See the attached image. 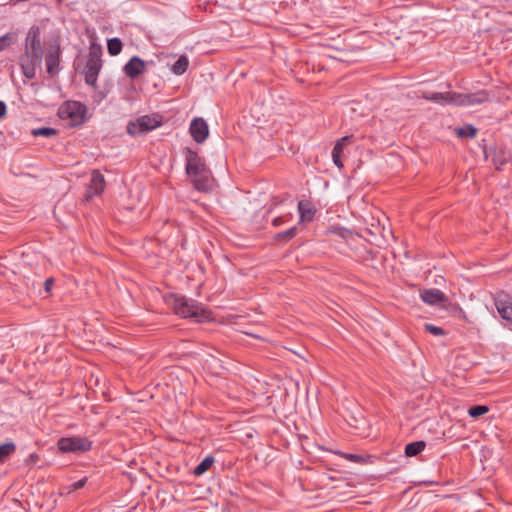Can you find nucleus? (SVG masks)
<instances>
[{"mask_svg": "<svg viewBox=\"0 0 512 512\" xmlns=\"http://www.w3.org/2000/svg\"><path fill=\"white\" fill-rule=\"evenodd\" d=\"M185 159V170L194 187L199 191H208L211 187V173L204 159L191 149H186Z\"/></svg>", "mask_w": 512, "mask_h": 512, "instance_id": "obj_1", "label": "nucleus"}, {"mask_svg": "<svg viewBox=\"0 0 512 512\" xmlns=\"http://www.w3.org/2000/svg\"><path fill=\"white\" fill-rule=\"evenodd\" d=\"M422 98L441 104V105H455V106H471L481 104L488 100V93L486 91H479L472 94H462L456 92H424Z\"/></svg>", "mask_w": 512, "mask_h": 512, "instance_id": "obj_2", "label": "nucleus"}, {"mask_svg": "<svg viewBox=\"0 0 512 512\" xmlns=\"http://www.w3.org/2000/svg\"><path fill=\"white\" fill-rule=\"evenodd\" d=\"M166 302L176 314L184 318H193L198 322L210 319L209 311L192 299H187L183 296L170 295L166 298Z\"/></svg>", "mask_w": 512, "mask_h": 512, "instance_id": "obj_3", "label": "nucleus"}, {"mask_svg": "<svg viewBox=\"0 0 512 512\" xmlns=\"http://www.w3.org/2000/svg\"><path fill=\"white\" fill-rule=\"evenodd\" d=\"M161 125V117L157 114L143 115L135 121L129 122L127 132L131 136L145 134Z\"/></svg>", "mask_w": 512, "mask_h": 512, "instance_id": "obj_4", "label": "nucleus"}, {"mask_svg": "<svg viewBox=\"0 0 512 512\" xmlns=\"http://www.w3.org/2000/svg\"><path fill=\"white\" fill-rule=\"evenodd\" d=\"M25 57L31 58L36 62H41L43 57V50L40 40V29L33 26L29 29L25 40Z\"/></svg>", "mask_w": 512, "mask_h": 512, "instance_id": "obj_5", "label": "nucleus"}, {"mask_svg": "<svg viewBox=\"0 0 512 512\" xmlns=\"http://www.w3.org/2000/svg\"><path fill=\"white\" fill-rule=\"evenodd\" d=\"M100 50H91L84 69V76L86 84L95 86L99 72L102 68Z\"/></svg>", "mask_w": 512, "mask_h": 512, "instance_id": "obj_6", "label": "nucleus"}, {"mask_svg": "<svg viewBox=\"0 0 512 512\" xmlns=\"http://www.w3.org/2000/svg\"><path fill=\"white\" fill-rule=\"evenodd\" d=\"M86 106L77 101H67L59 109V115L63 119H70L73 124L83 121L86 114Z\"/></svg>", "mask_w": 512, "mask_h": 512, "instance_id": "obj_7", "label": "nucleus"}, {"mask_svg": "<svg viewBox=\"0 0 512 512\" xmlns=\"http://www.w3.org/2000/svg\"><path fill=\"white\" fill-rule=\"evenodd\" d=\"M58 449L62 452H85L91 449L92 443L85 437H63L58 440Z\"/></svg>", "mask_w": 512, "mask_h": 512, "instance_id": "obj_8", "label": "nucleus"}, {"mask_svg": "<svg viewBox=\"0 0 512 512\" xmlns=\"http://www.w3.org/2000/svg\"><path fill=\"white\" fill-rule=\"evenodd\" d=\"M105 184L104 176L98 170H93L91 174V181L87 188L86 198L90 199L94 196L100 195L105 189Z\"/></svg>", "mask_w": 512, "mask_h": 512, "instance_id": "obj_9", "label": "nucleus"}, {"mask_svg": "<svg viewBox=\"0 0 512 512\" xmlns=\"http://www.w3.org/2000/svg\"><path fill=\"white\" fill-rule=\"evenodd\" d=\"M190 133L196 142H204L209 134L206 121L202 118H195L190 124Z\"/></svg>", "mask_w": 512, "mask_h": 512, "instance_id": "obj_10", "label": "nucleus"}, {"mask_svg": "<svg viewBox=\"0 0 512 512\" xmlns=\"http://www.w3.org/2000/svg\"><path fill=\"white\" fill-rule=\"evenodd\" d=\"M145 62L137 56L132 57L124 66V73L134 79L144 72Z\"/></svg>", "mask_w": 512, "mask_h": 512, "instance_id": "obj_11", "label": "nucleus"}, {"mask_svg": "<svg viewBox=\"0 0 512 512\" xmlns=\"http://www.w3.org/2000/svg\"><path fill=\"white\" fill-rule=\"evenodd\" d=\"M351 140H352V136H344V137L340 138L336 142V144L332 150V160H333V163L338 168L343 167L341 157H342L344 149L351 143Z\"/></svg>", "mask_w": 512, "mask_h": 512, "instance_id": "obj_12", "label": "nucleus"}, {"mask_svg": "<svg viewBox=\"0 0 512 512\" xmlns=\"http://www.w3.org/2000/svg\"><path fill=\"white\" fill-rule=\"evenodd\" d=\"M421 299L429 305H436L446 301V296L438 289H427L421 292Z\"/></svg>", "mask_w": 512, "mask_h": 512, "instance_id": "obj_13", "label": "nucleus"}, {"mask_svg": "<svg viewBox=\"0 0 512 512\" xmlns=\"http://www.w3.org/2000/svg\"><path fill=\"white\" fill-rule=\"evenodd\" d=\"M59 62H60L59 46L49 49L47 56H46L47 72L49 74H54L56 72V69L59 66Z\"/></svg>", "mask_w": 512, "mask_h": 512, "instance_id": "obj_14", "label": "nucleus"}, {"mask_svg": "<svg viewBox=\"0 0 512 512\" xmlns=\"http://www.w3.org/2000/svg\"><path fill=\"white\" fill-rule=\"evenodd\" d=\"M495 306L502 319L512 324V303L499 296L495 299Z\"/></svg>", "mask_w": 512, "mask_h": 512, "instance_id": "obj_15", "label": "nucleus"}, {"mask_svg": "<svg viewBox=\"0 0 512 512\" xmlns=\"http://www.w3.org/2000/svg\"><path fill=\"white\" fill-rule=\"evenodd\" d=\"M298 212L301 222H309L314 217L315 209L310 202L303 200L298 203Z\"/></svg>", "mask_w": 512, "mask_h": 512, "instance_id": "obj_16", "label": "nucleus"}, {"mask_svg": "<svg viewBox=\"0 0 512 512\" xmlns=\"http://www.w3.org/2000/svg\"><path fill=\"white\" fill-rule=\"evenodd\" d=\"M41 62H36L31 58L24 57L21 61V68L25 77L32 79L36 73V66H39Z\"/></svg>", "mask_w": 512, "mask_h": 512, "instance_id": "obj_17", "label": "nucleus"}, {"mask_svg": "<svg viewBox=\"0 0 512 512\" xmlns=\"http://www.w3.org/2000/svg\"><path fill=\"white\" fill-rule=\"evenodd\" d=\"M426 444L424 441H416L406 445L405 454L408 457H413L422 452L425 448Z\"/></svg>", "mask_w": 512, "mask_h": 512, "instance_id": "obj_18", "label": "nucleus"}, {"mask_svg": "<svg viewBox=\"0 0 512 512\" xmlns=\"http://www.w3.org/2000/svg\"><path fill=\"white\" fill-rule=\"evenodd\" d=\"M16 451L13 442H6L0 445V463L5 462Z\"/></svg>", "mask_w": 512, "mask_h": 512, "instance_id": "obj_19", "label": "nucleus"}, {"mask_svg": "<svg viewBox=\"0 0 512 512\" xmlns=\"http://www.w3.org/2000/svg\"><path fill=\"white\" fill-rule=\"evenodd\" d=\"M189 66V60L186 56H180L172 66V71L176 75H182L186 72Z\"/></svg>", "mask_w": 512, "mask_h": 512, "instance_id": "obj_20", "label": "nucleus"}, {"mask_svg": "<svg viewBox=\"0 0 512 512\" xmlns=\"http://www.w3.org/2000/svg\"><path fill=\"white\" fill-rule=\"evenodd\" d=\"M214 463L212 456L205 457L194 469V475L200 476L208 471Z\"/></svg>", "mask_w": 512, "mask_h": 512, "instance_id": "obj_21", "label": "nucleus"}, {"mask_svg": "<svg viewBox=\"0 0 512 512\" xmlns=\"http://www.w3.org/2000/svg\"><path fill=\"white\" fill-rule=\"evenodd\" d=\"M17 40V34L14 32L6 33L0 37V51L10 47Z\"/></svg>", "mask_w": 512, "mask_h": 512, "instance_id": "obj_22", "label": "nucleus"}, {"mask_svg": "<svg viewBox=\"0 0 512 512\" xmlns=\"http://www.w3.org/2000/svg\"><path fill=\"white\" fill-rule=\"evenodd\" d=\"M108 52L112 55H118L122 50V42L118 38H112L107 43Z\"/></svg>", "mask_w": 512, "mask_h": 512, "instance_id": "obj_23", "label": "nucleus"}, {"mask_svg": "<svg viewBox=\"0 0 512 512\" xmlns=\"http://www.w3.org/2000/svg\"><path fill=\"white\" fill-rule=\"evenodd\" d=\"M31 133L35 137L42 136L48 138L54 136L56 134V130L50 127H41L33 129Z\"/></svg>", "mask_w": 512, "mask_h": 512, "instance_id": "obj_24", "label": "nucleus"}, {"mask_svg": "<svg viewBox=\"0 0 512 512\" xmlns=\"http://www.w3.org/2000/svg\"><path fill=\"white\" fill-rule=\"evenodd\" d=\"M455 132L459 137H471L472 138L476 135L477 130L475 127L468 125L466 127H461V128L455 129Z\"/></svg>", "mask_w": 512, "mask_h": 512, "instance_id": "obj_25", "label": "nucleus"}, {"mask_svg": "<svg viewBox=\"0 0 512 512\" xmlns=\"http://www.w3.org/2000/svg\"><path fill=\"white\" fill-rule=\"evenodd\" d=\"M489 411L488 406L485 405H477L473 406L468 410V414L472 418H477L479 416H482L486 414Z\"/></svg>", "mask_w": 512, "mask_h": 512, "instance_id": "obj_26", "label": "nucleus"}, {"mask_svg": "<svg viewBox=\"0 0 512 512\" xmlns=\"http://www.w3.org/2000/svg\"><path fill=\"white\" fill-rule=\"evenodd\" d=\"M425 331L429 332L430 334L434 336H442L445 334L444 330L438 326L426 323L424 325Z\"/></svg>", "mask_w": 512, "mask_h": 512, "instance_id": "obj_27", "label": "nucleus"}, {"mask_svg": "<svg viewBox=\"0 0 512 512\" xmlns=\"http://www.w3.org/2000/svg\"><path fill=\"white\" fill-rule=\"evenodd\" d=\"M297 233L296 227H291L290 229L286 230L283 233H280L277 235L278 239H291L293 238Z\"/></svg>", "mask_w": 512, "mask_h": 512, "instance_id": "obj_28", "label": "nucleus"}, {"mask_svg": "<svg viewBox=\"0 0 512 512\" xmlns=\"http://www.w3.org/2000/svg\"><path fill=\"white\" fill-rule=\"evenodd\" d=\"M39 461V455L36 453H32L25 460V464L29 467L34 466Z\"/></svg>", "mask_w": 512, "mask_h": 512, "instance_id": "obj_29", "label": "nucleus"}, {"mask_svg": "<svg viewBox=\"0 0 512 512\" xmlns=\"http://www.w3.org/2000/svg\"><path fill=\"white\" fill-rule=\"evenodd\" d=\"M344 458L350 461L359 462L362 460V457L356 454L343 453Z\"/></svg>", "mask_w": 512, "mask_h": 512, "instance_id": "obj_30", "label": "nucleus"}, {"mask_svg": "<svg viewBox=\"0 0 512 512\" xmlns=\"http://www.w3.org/2000/svg\"><path fill=\"white\" fill-rule=\"evenodd\" d=\"M86 481H87V479L83 478V479H80L79 481L74 482L72 484L73 490H78V489H81L82 487H84V485L86 484Z\"/></svg>", "mask_w": 512, "mask_h": 512, "instance_id": "obj_31", "label": "nucleus"}, {"mask_svg": "<svg viewBox=\"0 0 512 512\" xmlns=\"http://www.w3.org/2000/svg\"><path fill=\"white\" fill-rule=\"evenodd\" d=\"M54 283V279L53 278H48L45 280V283H44V286H45V290L47 292H49L51 290V287Z\"/></svg>", "mask_w": 512, "mask_h": 512, "instance_id": "obj_32", "label": "nucleus"}, {"mask_svg": "<svg viewBox=\"0 0 512 512\" xmlns=\"http://www.w3.org/2000/svg\"><path fill=\"white\" fill-rule=\"evenodd\" d=\"M284 217L283 216H280V217H276L274 220H273V225L274 226H280L283 222H284Z\"/></svg>", "mask_w": 512, "mask_h": 512, "instance_id": "obj_33", "label": "nucleus"}, {"mask_svg": "<svg viewBox=\"0 0 512 512\" xmlns=\"http://www.w3.org/2000/svg\"><path fill=\"white\" fill-rule=\"evenodd\" d=\"M6 114V105L4 102L0 101V118H2Z\"/></svg>", "mask_w": 512, "mask_h": 512, "instance_id": "obj_34", "label": "nucleus"}]
</instances>
